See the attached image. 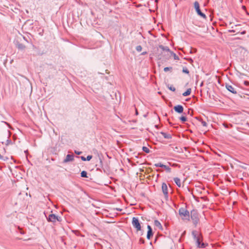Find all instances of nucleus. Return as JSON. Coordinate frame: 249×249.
<instances>
[{
  "mask_svg": "<svg viewBox=\"0 0 249 249\" xmlns=\"http://www.w3.org/2000/svg\"><path fill=\"white\" fill-rule=\"evenodd\" d=\"M192 235L193 239L195 241L196 245L197 248L204 249L208 246V244L202 242L203 236L201 234L197 235L196 231H192Z\"/></svg>",
  "mask_w": 249,
  "mask_h": 249,
  "instance_id": "obj_1",
  "label": "nucleus"
},
{
  "mask_svg": "<svg viewBox=\"0 0 249 249\" xmlns=\"http://www.w3.org/2000/svg\"><path fill=\"white\" fill-rule=\"evenodd\" d=\"M200 214L196 209H193L190 213V219H191L193 222V225L196 227L199 222Z\"/></svg>",
  "mask_w": 249,
  "mask_h": 249,
  "instance_id": "obj_2",
  "label": "nucleus"
},
{
  "mask_svg": "<svg viewBox=\"0 0 249 249\" xmlns=\"http://www.w3.org/2000/svg\"><path fill=\"white\" fill-rule=\"evenodd\" d=\"M190 213L186 208L181 207L178 210V214L183 221H190Z\"/></svg>",
  "mask_w": 249,
  "mask_h": 249,
  "instance_id": "obj_3",
  "label": "nucleus"
},
{
  "mask_svg": "<svg viewBox=\"0 0 249 249\" xmlns=\"http://www.w3.org/2000/svg\"><path fill=\"white\" fill-rule=\"evenodd\" d=\"M46 218L49 222H52L53 224L56 221L61 222L62 220L61 217L54 213L49 214L48 216H46Z\"/></svg>",
  "mask_w": 249,
  "mask_h": 249,
  "instance_id": "obj_4",
  "label": "nucleus"
},
{
  "mask_svg": "<svg viewBox=\"0 0 249 249\" xmlns=\"http://www.w3.org/2000/svg\"><path fill=\"white\" fill-rule=\"evenodd\" d=\"M138 217H134L132 219V224L133 227L137 231H141L142 227Z\"/></svg>",
  "mask_w": 249,
  "mask_h": 249,
  "instance_id": "obj_5",
  "label": "nucleus"
},
{
  "mask_svg": "<svg viewBox=\"0 0 249 249\" xmlns=\"http://www.w3.org/2000/svg\"><path fill=\"white\" fill-rule=\"evenodd\" d=\"M158 58L161 61H166L170 58V53H167V52H161L158 55Z\"/></svg>",
  "mask_w": 249,
  "mask_h": 249,
  "instance_id": "obj_6",
  "label": "nucleus"
},
{
  "mask_svg": "<svg viewBox=\"0 0 249 249\" xmlns=\"http://www.w3.org/2000/svg\"><path fill=\"white\" fill-rule=\"evenodd\" d=\"M194 7H195V8L196 9V11L197 15H199V16H200L201 17L206 19L207 18L206 16L205 15V14H204L203 13H202L201 11V10L200 9V7H199V4L198 1H196L194 2Z\"/></svg>",
  "mask_w": 249,
  "mask_h": 249,
  "instance_id": "obj_7",
  "label": "nucleus"
},
{
  "mask_svg": "<svg viewBox=\"0 0 249 249\" xmlns=\"http://www.w3.org/2000/svg\"><path fill=\"white\" fill-rule=\"evenodd\" d=\"M147 232L146 235V238L148 240H150L153 236L154 232L153 231V229L151 226L148 225H147Z\"/></svg>",
  "mask_w": 249,
  "mask_h": 249,
  "instance_id": "obj_8",
  "label": "nucleus"
},
{
  "mask_svg": "<svg viewBox=\"0 0 249 249\" xmlns=\"http://www.w3.org/2000/svg\"><path fill=\"white\" fill-rule=\"evenodd\" d=\"M174 110L178 113L181 114L183 113L184 107L181 105H178L174 107Z\"/></svg>",
  "mask_w": 249,
  "mask_h": 249,
  "instance_id": "obj_9",
  "label": "nucleus"
},
{
  "mask_svg": "<svg viewBox=\"0 0 249 249\" xmlns=\"http://www.w3.org/2000/svg\"><path fill=\"white\" fill-rule=\"evenodd\" d=\"M74 160V156L73 155L68 154L63 160V163H66L72 162Z\"/></svg>",
  "mask_w": 249,
  "mask_h": 249,
  "instance_id": "obj_10",
  "label": "nucleus"
},
{
  "mask_svg": "<svg viewBox=\"0 0 249 249\" xmlns=\"http://www.w3.org/2000/svg\"><path fill=\"white\" fill-rule=\"evenodd\" d=\"M225 87L226 89L230 92L233 94H237L236 91L231 85H230L228 83H225Z\"/></svg>",
  "mask_w": 249,
  "mask_h": 249,
  "instance_id": "obj_11",
  "label": "nucleus"
},
{
  "mask_svg": "<svg viewBox=\"0 0 249 249\" xmlns=\"http://www.w3.org/2000/svg\"><path fill=\"white\" fill-rule=\"evenodd\" d=\"M159 47L162 50V52H167V53H170V52H172L171 51H170V49L167 46H163L162 45H160L159 46Z\"/></svg>",
  "mask_w": 249,
  "mask_h": 249,
  "instance_id": "obj_12",
  "label": "nucleus"
},
{
  "mask_svg": "<svg viewBox=\"0 0 249 249\" xmlns=\"http://www.w3.org/2000/svg\"><path fill=\"white\" fill-rule=\"evenodd\" d=\"M15 44H16V47L18 48V49H19L20 50H24L26 48V46L24 44L19 42L18 41H16Z\"/></svg>",
  "mask_w": 249,
  "mask_h": 249,
  "instance_id": "obj_13",
  "label": "nucleus"
},
{
  "mask_svg": "<svg viewBox=\"0 0 249 249\" xmlns=\"http://www.w3.org/2000/svg\"><path fill=\"white\" fill-rule=\"evenodd\" d=\"M161 190H162L163 194L168 192V187L165 182H162V183L161 184Z\"/></svg>",
  "mask_w": 249,
  "mask_h": 249,
  "instance_id": "obj_14",
  "label": "nucleus"
},
{
  "mask_svg": "<svg viewBox=\"0 0 249 249\" xmlns=\"http://www.w3.org/2000/svg\"><path fill=\"white\" fill-rule=\"evenodd\" d=\"M168 81H164V83H165L166 87L171 91H172L173 92H175L176 91V88L172 85H170L169 84H168Z\"/></svg>",
  "mask_w": 249,
  "mask_h": 249,
  "instance_id": "obj_15",
  "label": "nucleus"
},
{
  "mask_svg": "<svg viewBox=\"0 0 249 249\" xmlns=\"http://www.w3.org/2000/svg\"><path fill=\"white\" fill-rule=\"evenodd\" d=\"M160 133L163 136L165 139H171L172 137V135L163 131H161Z\"/></svg>",
  "mask_w": 249,
  "mask_h": 249,
  "instance_id": "obj_16",
  "label": "nucleus"
},
{
  "mask_svg": "<svg viewBox=\"0 0 249 249\" xmlns=\"http://www.w3.org/2000/svg\"><path fill=\"white\" fill-rule=\"evenodd\" d=\"M192 92V89L191 88H188L186 89V90L182 93V95L184 97H186L189 96Z\"/></svg>",
  "mask_w": 249,
  "mask_h": 249,
  "instance_id": "obj_17",
  "label": "nucleus"
},
{
  "mask_svg": "<svg viewBox=\"0 0 249 249\" xmlns=\"http://www.w3.org/2000/svg\"><path fill=\"white\" fill-rule=\"evenodd\" d=\"M154 225L157 227L159 228L160 230H163L162 226L160 222L158 220H154Z\"/></svg>",
  "mask_w": 249,
  "mask_h": 249,
  "instance_id": "obj_18",
  "label": "nucleus"
},
{
  "mask_svg": "<svg viewBox=\"0 0 249 249\" xmlns=\"http://www.w3.org/2000/svg\"><path fill=\"white\" fill-rule=\"evenodd\" d=\"M173 180H174V182H175V183L176 184V185L178 187H181V181H180V179L179 178H178V177H175V178H173Z\"/></svg>",
  "mask_w": 249,
  "mask_h": 249,
  "instance_id": "obj_19",
  "label": "nucleus"
},
{
  "mask_svg": "<svg viewBox=\"0 0 249 249\" xmlns=\"http://www.w3.org/2000/svg\"><path fill=\"white\" fill-rule=\"evenodd\" d=\"M80 176L82 178H89V176H88L87 172L85 170L81 171Z\"/></svg>",
  "mask_w": 249,
  "mask_h": 249,
  "instance_id": "obj_20",
  "label": "nucleus"
},
{
  "mask_svg": "<svg viewBox=\"0 0 249 249\" xmlns=\"http://www.w3.org/2000/svg\"><path fill=\"white\" fill-rule=\"evenodd\" d=\"M179 119L182 123H184L187 121V118L185 116H184V115L181 116L179 118Z\"/></svg>",
  "mask_w": 249,
  "mask_h": 249,
  "instance_id": "obj_21",
  "label": "nucleus"
},
{
  "mask_svg": "<svg viewBox=\"0 0 249 249\" xmlns=\"http://www.w3.org/2000/svg\"><path fill=\"white\" fill-rule=\"evenodd\" d=\"M142 150L143 152L147 154L150 153L151 152V151L149 150V149L144 146H142Z\"/></svg>",
  "mask_w": 249,
  "mask_h": 249,
  "instance_id": "obj_22",
  "label": "nucleus"
},
{
  "mask_svg": "<svg viewBox=\"0 0 249 249\" xmlns=\"http://www.w3.org/2000/svg\"><path fill=\"white\" fill-rule=\"evenodd\" d=\"M162 168H164L165 170L168 173H170L171 172V168L167 165L164 164V166Z\"/></svg>",
  "mask_w": 249,
  "mask_h": 249,
  "instance_id": "obj_23",
  "label": "nucleus"
},
{
  "mask_svg": "<svg viewBox=\"0 0 249 249\" xmlns=\"http://www.w3.org/2000/svg\"><path fill=\"white\" fill-rule=\"evenodd\" d=\"M99 159L100 160V166L102 168L103 167V161L102 158H103V156L102 154H101V156L99 154H98Z\"/></svg>",
  "mask_w": 249,
  "mask_h": 249,
  "instance_id": "obj_24",
  "label": "nucleus"
},
{
  "mask_svg": "<svg viewBox=\"0 0 249 249\" xmlns=\"http://www.w3.org/2000/svg\"><path fill=\"white\" fill-rule=\"evenodd\" d=\"M95 247L97 249H102L103 246L99 243H95Z\"/></svg>",
  "mask_w": 249,
  "mask_h": 249,
  "instance_id": "obj_25",
  "label": "nucleus"
},
{
  "mask_svg": "<svg viewBox=\"0 0 249 249\" xmlns=\"http://www.w3.org/2000/svg\"><path fill=\"white\" fill-rule=\"evenodd\" d=\"M173 56L174 58V59H175V60H178V59H179V57H178V55H177L176 54V53H174L173 52H172V51L170 52V56Z\"/></svg>",
  "mask_w": 249,
  "mask_h": 249,
  "instance_id": "obj_26",
  "label": "nucleus"
},
{
  "mask_svg": "<svg viewBox=\"0 0 249 249\" xmlns=\"http://www.w3.org/2000/svg\"><path fill=\"white\" fill-rule=\"evenodd\" d=\"M39 81L42 83L45 86H47V79H44V78H42V79H38Z\"/></svg>",
  "mask_w": 249,
  "mask_h": 249,
  "instance_id": "obj_27",
  "label": "nucleus"
},
{
  "mask_svg": "<svg viewBox=\"0 0 249 249\" xmlns=\"http://www.w3.org/2000/svg\"><path fill=\"white\" fill-rule=\"evenodd\" d=\"M196 118L197 120H198L199 122H200L201 123V124H202V125L203 126H207L208 124H207V123L205 121H203L202 120L198 119L196 117Z\"/></svg>",
  "mask_w": 249,
  "mask_h": 249,
  "instance_id": "obj_28",
  "label": "nucleus"
},
{
  "mask_svg": "<svg viewBox=\"0 0 249 249\" xmlns=\"http://www.w3.org/2000/svg\"><path fill=\"white\" fill-rule=\"evenodd\" d=\"M154 166H155L157 167L162 168L163 166H164V164L163 163H162L161 162H159V163H155L154 164Z\"/></svg>",
  "mask_w": 249,
  "mask_h": 249,
  "instance_id": "obj_29",
  "label": "nucleus"
},
{
  "mask_svg": "<svg viewBox=\"0 0 249 249\" xmlns=\"http://www.w3.org/2000/svg\"><path fill=\"white\" fill-rule=\"evenodd\" d=\"M103 168V171H104V172L105 173H106V174H108L107 172V171L108 170V169L109 168V166L108 165H107L105 167H102Z\"/></svg>",
  "mask_w": 249,
  "mask_h": 249,
  "instance_id": "obj_30",
  "label": "nucleus"
},
{
  "mask_svg": "<svg viewBox=\"0 0 249 249\" xmlns=\"http://www.w3.org/2000/svg\"><path fill=\"white\" fill-rule=\"evenodd\" d=\"M92 158H93L92 155H89L87 156V157H86V161H89L92 159Z\"/></svg>",
  "mask_w": 249,
  "mask_h": 249,
  "instance_id": "obj_31",
  "label": "nucleus"
},
{
  "mask_svg": "<svg viewBox=\"0 0 249 249\" xmlns=\"http://www.w3.org/2000/svg\"><path fill=\"white\" fill-rule=\"evenodd\" d=\"M136 50L138 52H140L142 50V47L141 45H138L136 47Z\"/></svg>",
  "mask_w": 249,
  "mask_h": 249,
  "instance_id": "obj_32",
  "label": "nucleus"
},
{
  "mask_svg": "<svg viewBox=\"0 0 249 249\" xmlns=\"http://www.w3.org/2000/svg\"><path fill=\"white\" fill-rule=\"evenodd\" d=\"M12 144V140L11 139H8L6 140V145H8L9 144Z\"/></svg>",
  "mask_w": 249,
  "mask_h": 249,
  "instance_id": "obj_33",
  "label": "nucleus"
},
{
  "mask_svg": "<svg viewBox=\"0 0 249 249\" xmlns=\"http://www.w3.org/2000/svg\"><path fill=\"white\" fill-rule=\"evenodd\" d=\"M216 80H217V81L218 82V83L221 85L222 86H224V83H222V79H219V78H218V79H216Z\"/></svg>",
  "mask_w": 249,
  "mask_h": 249,
  "instance_id": "obj_34",
  "label": "nucleus"
},
{
  "mask_svg": "<svg viewBox=\"0 0 249 249\" xmlns=\"http://www.w3.org/2000/svg\"><path fill=\"white\" fill-rule=\"evenodd\" d=\"M182 71L184 73H189V70H188V69L186 67H184L183 68V70H182Z\"/></svg>",
  "mask_w": 249,
  "mask_h": 249,
  "instance_id": "obj_35",
  "label": "nucleus"
},
{
  "mask_svg": "<svg viewBox=\"0 0 249 249\" xmlns=\"http://www.w3.org/2000/svg\"><path fill=\"white\" fill-rule=\"evenodd\" d=\"M145 243V239L143 238H140L139 239L140 244H144Z\"/></svg>",
  "mask_w": 249,
  "mask_h": 249,
  "instance_id": "obj_36",
  "label": "nucleus"
},
{
  "mask_svg": "<svg viewBox=\"0 0 249 249\" xmlns=\"http://www.w3.org/2000/svg\"><path fill=\"white\" fill-rule=\"evenodd\" d=\"M248 165L245 163H242V165H240L239 166L243 169H247Z\"/></svg>",
  "mask_w": 249,
  "mask_h": 249,
  "instance_id": "obj_37",
  "label": "nucleus"
},
{
  "mask_svg": "<svg viewBox=\"0 0 249 249\" xmlns=\"http://www.w3.org/2000/svg\"><path fill=\"white\" fill-rule=\"evenodd\" d=\"M73 233H74L75 234L77 235H80L79 234L80 233V231L78 230H75L72 231Z\"/></svg>",
  "mask_w": 249,
  "mask_h": 249,
  "instance_id": "obj_38",
  "label": "nucleus"
},
{
  "mask_svg": "<svg viewBox=\"0 0 249 249\" xmlns=\"http://www.w3.org/2000/svg\"><path fill=\"white\" fill-rule=\"evenodd\" d=\"M170 70H172V67H165L164 68V71L165 72H167L168 71Z\"/></svg>",
  "mask_w": 249,
  "mask_h": 249,
  "instance_id": "obj_39",
  "label": "nucleus"
},
{
  "mask_svg": "<svg viewBox=\"0 0 249 249\" xmlns=\"http://www.w3.org/2000/svg\"><path fill=\"white\" fill-rule=\"evenodd\" d=\"M74 152L75 154L77 155H81L82 153V151H77L76 150H75L74 151Z\"/></svg>",
  "mask_w": 249,
  "mask_h": 249,
  "instance_id": "obj_40",
  "label": "nucleus"
},
{
  "mask_svg": "<svg viewBox=\"0 0 249 249\" xmlns=\"http://www.w3.org/2000/svg\"><path fill=\"white\" fill-rule=\"evenodd\" d=\"M163 195H164L165 199L166 200H168V192L166 193H163Z\"/></svg>",
  "mask_w": 249,
  "mask_h": 249,
  "instance_id": "obj_41",
  "label": "nucleus"
},
{
  "mask_svg": "<svg viewBox=\"0 0 249 249\" xmlns=\"http://www.w3.org/2000/svg\"><path fill=\"white\" fill-rule=\"evenodd\" d=\"M77 158H80L82 161H86V157L83 156L76 157Z\"/></svg>",
  "mask_w": 249,
  "mask_h": 249,
  "instance_id": "obj_42",
  "label": "nucleus"
},
{
  "mask_svg": "<svg viewBox=\"0 0 249 249\" xmlns=\"http://www.w3.org/2000/svg\"><path fill=\"white\" fill-rule=\"evenodd\" d=\"M244 83L246 86H248L249 85V82L248 81H244Z\"/></svg>",
  "mask_w": 249,
  "mask_h": 249,
  "instance_id": "obj_43",
  "label": "nucleus"
},
{
  "mask_svg": "<svg viewBox=\"0 0 249 249\" xmlns=\"http://www.w3.org/2000/svg\"><path fill=\"white\" fill-rule=\"evenodd\" d=\"M212 79H210V78H209L208 79V80H207V83H209V84H210L211 82H213V81H211Z\"/></svg>",
  "mask_w": 249,
  "mask_h": 249,
  "instance_id": "obj_44",
  "label": "nucleus"
},
{
  "mask_svg": "<svg viewBox=\"0 0 249 249\" xmlns=\"http://www.w3.org/2000/svg\"><path fill=\"white\" fill-rule=\"evenodd\" d=\"M185 234H186V231H184L182 233V234H181V236H183V237H184V236H185Z\"/></svg>",
  "mask_w": 249,
  "mask_h": 249,
  "instance_id": "obj_45",
  "label": "nucleus"
},
{
  "mask_svg": "<svg viewBox=\"0 0 249 249\" xmlns=\"http://www.w3.org/2000/svg\"><path fill=\"white\" fill-rule=\"evenodd\" d=\"M138 114H139L138 111L137 109H136V108H135V115H136V116H137V115H138Z\"/></svg>",
  "mask_w": 249,
  "mask_h": 249,
  "instance_id": "obj_46",
  "label": "nucleus"
},
{
  "mask_svg": "<svg viewBox=\"0 0 249 249\" xmlns=\"http://www.w3.org/2000/svg\"><path fill=\"white\" fill-rule=\"evenodd\" d=\"M228 32H229V33H235V30H229L228 31Z\"/></svg>",
  "mask_w": 249,
  "mask_h": 249,
  "instance_id": "obj_47",
  "label": "nucleus"
},
{
  "mask_svg": "<svg viewBox=\"0 0 249 249\" xmlns=\"http://www.w3.org/2000/svg\"><path fill=\"white\" fill-rule=\"evenodd\" d=\"M155 127L157 129H159L160 128L158 124H155Z\"/></svg>",
  "mask_w": 249,
  "mask_h": 249,
  "instance_id": "obj_48",
  "label": "nucleus"
},
{
  "mask_svg": "<svg viewBox=\"0 0 249 249\" xmlns=\"http://www.w3.org/2000/svg\"><path fill=\"white\" fill-rule=\"evenodd\" d=\"M204 82H205V81H202V82H201V83H200V87H202V86H203V84H204Z\"/></svg>",
  "mask_w": 249,
  "mask_h": 249,
  "instance_id": "obj_49",
  "label": "nucleus"
},
{
  "mask_svg": "<svg viewBox=\"0 0 249 249\" xmlns=\"http://www.w3.org/2000/svg\"><path fill=\"white\" fill-rule=\"evenodd\" d=\"M116 210H117V211H118V212H121V211H122V209H120V208H116Z\"/></svg>",
  "mask_w": 249,
  "mask_h": 249,
  "instance_id": "obj_50",
  "label": "nucleus"
},
{
  "mask_svg": "<svg viewBox=\"0 0 249 249\" xmlns=\"http://www.w3.org/2000/svg\"><path fill=\"white\" fill-rule=\"evenodd\" d=\"M139 155H140V153H138L137 154V155L135 156V158H136L137 159L139 158H140Z\"/></svg>",
  "mask_w": 249,
  "mask_h": 249,
  "instance_id": "obj_51",
  "label": "nucleus"
},
{
  "mask_svg": "<svg viewBox=\"0 0 249 249\" xmlns=\"http://www.w3.org/2000/svg\"><path fill=\"white\" fill-rule=\"evenodd\" d=\"M96 170H97V171H100V172L101 171V169H100V168H97Z\"/></svg>",
  "mask_w": 249,
  "mask_h": 249,
  "instance_id": "obj_52",
  "label": "nucleus"
},
{
  "mask_svg": "<svg viewBox=\"0 0 249 249\" xmlns=\"http://www.w3.org/2000/svg\"><path fill=\"white\" fill-rule=\"evenodd\" d=\"M150 81H151V82H152L153 83H154V82H155V81H154V79L151 78V79H150Z\"/></svg>",
  "mask_w": 249,
  "mask_h": 249,
  "instance_id": "obj_53",
  "label": "nucleus"
},
{
  "mask_svg": "<svg viewBox=\"0 0 249 249\" xmlns=\"http://www.w3.org/2000/svg\"><path fill=\"white\" fill-rule=\"evenodd\" d=\"M246 33V31H243L241 33V34H245Z\"/></svg>",
  "mask_w": 249,
  "mask_h": 249,
  "instance_id": "obj_54",
  "label": "nucleus"
},
{
  "mask_svg": "<svg viewBox=\"0 0 249 249\" xmlns=\"http://www.w3.org/2000/svg\"><path fill=\"white\" fill-rule=\"evenodd\" d=\"M132 122H133V123H136L137 122V120H132Z\"/></svg>",
  "mask_w": 249,
  "mask_h": 249,
  "instance_id": "obj_55",
  "label": "nucleus"
},
{
  "mask_svg": "<svg viewBox=\"0 0 249 249\" xmlns=\"http://www.w3.org/2000/svg\"><path fill=\"white\" fill-rule=\"evenodd\" d=\"M141 231V235H142L143 234V231H142H142Z\"/></svg>",
  "mask_w": 249,
  "mask_h": 249,
  "instance_id": "obj_56",
  "label": "nucleus"
},
{
  "mask_svg": "<svg viewBox=\"0 0 249 249\" xmlns=\"http://www.w3.org/2000/svg\"><path fill=\"white\" fill-rule=\"evenodd\" d=\"M146 53H146V52H143V53H142V54L143 55V54H146Z\"/></svg>",
  "mask_w": 249,
  "mask_h": 249,
  "instance_id": "obj_57",
  "label": "nucleus"
},
{
  "mask_svg": "<svg viewBox=\"0 0 249 249\" xmlns=\"http://www.w3.org/2000/svg\"><path fill=\"white\" fill-rule=\"evenodd\" d=\"M172 103H171V102H170V105H169V107H172Z\"/></svg>",
  "mask_w": 249,
  "mask_h": 249,
  "instance_id": "obj_58",
  "label": "nucleus"
},
{
  "mask_svg": "<svg viewBox=\"0 0 249 249\" xmlns=\"http://www.w3.org/2000/svg\"><path fill=\"white\" fill-rule=\"evenodd\" d=\"M215 78H220L219 76H215Z\"/></svg>",
  "mask_w": 249,
  "mask_h": 249,
  "instance_id": "obj_59",
  "label": "nucleus"
},
{
  "mask_svg": "<svg viewBox=\"0 0 249 249\" xmlns=\"http://www.w3.org/2000/svg\"><path fill=\"white\" fill-rule=\"evenodd\" d=\"M26 79L28 80V81L29 82V83L31 84V82L30 81L29 79L27 78Z\"/></svg>",
  "mask_w": 249,
  "mask_h": 249,
  "instance_id": "obj_60",
  "label": "nucleus"
},
{
  "mask_svg": "<svg viewBox=\"0 0 249 249\" xmlns=\"http://www.w3.org/2000/svg\"><path fill=\"white\" fill-rule=\"evenodd\" d=\"M188 83H186L185 87H187L188 86Z\"/></svg>",
  "mask_w": 249,
  "mask_h": 249,
  "instance_id": "obj_61",
  "label": "nucleus"
},
{
  "mask_svg": "<svg viewBox=\"0 0 249 249\" xmlns=\"http://www.w3.org/2000/svg\"><path fill=\"white\" fill-rule=\"evenodd\" d=\"M169 124H170V125H173V124L170 123V122H169Z\"/></svg>",
  "mask_w": 249,
  "mask_h": 249,
  "instance_id": "obj_62",
  "label": "nucleus"
},
{
  "mask_svg": "<svg viewBox=\"0 0 249 249\" xmlns=\"http://www.w3.org/2000/svg\"><path fill=\"white\" fill-rule=\"evenodd\" d=\"M165 116H167V113H166L165 114Z\"/></svg>",
  "mask_w": 249,
  "mask_h": 249,
  "instance_id": "obj_63",
  "label": "nucleus"
},
{
  "mask_svg": "<svg viewBox=\"0 0 249 249\" xmlns=\"http://www.w3.org/2000/svg\"><path fill=\"white\" fill-rule=\"evenodd\" d=\"M189 99H190V98H188V99H187L186 100V101H188Z\"/></svg>",
  "mask_w": 249,
  "mask_h": 249,
  "instance_id": "obj_64",
  "label": "nucleus"
}]
</instances>
